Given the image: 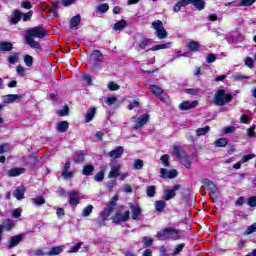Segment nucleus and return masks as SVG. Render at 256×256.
Listing matches in <instances>:
<instances>
[{
  "mask_svg": "<svg viewBox=\"0 0 256 256\" xmlns=\"http://www.w3.org/2000/svg\"><path fill=\"white\" fill-rule=\"evenodd\" d=\"M156 237L160 241H165V239H172V241H179V239H181V233H180V230L168 227V228H165L164 230L157 232Z\"/></svg>",
  "mask_w": 256,
  "mask_h": 256,
  "instance_id": "1",
  "label": "nucleus"
},
{
  "mask_svg": "<svg viewBox=\"0 0 256 256\" xmlns=\"http://www.w3.org/2000/svg\"><path fill=\"white\" fill-rule=\"evenodd\" d=\"M233 100V95L227 94L225 90H218L214 95V103L219 107H223L225 103H231Z\"/></svg>",
  "mask_w": 256,
  "mask_h": 256,
  "instance_id": "2",
  "label": "nucleus"
},
{
  "mask_svg": "<svg viewBox=\"0 0 256 256\" xmlns=\"http://www.w3.org/2000/svg\"><path fill=\"white\" fill-rule=\"evenodd\" d=\"M174 153L177 159H179L180 163H182L186 169H191V157H189L187 153L181 152L177 146L174 147Z\"/></svg>",
  "mask_w": 256,
  "mask_h": 256,
  "instance_id": "3",
  "label": "nucleus"
},
{
  "mask_svg": "<svg viewBox=\"0 0 256 256\" xmlns=\"http://www.w3.org/2000/svg\"><path fill=\"white\" fill-rule=\"evenodd\" d=\"M130 121L132 123L133 129H141V127L147 125V123L149 122V114L133 116Z\"/></svg>",
  "mask_w": 256,
  "mask_h": 256,
  "instance_id": "4",
  "label": "nucleus"
},
{
  "mask_svg": "<svg viewBox=\"0 0 256 256\" xmlns=\"http://www.w3.org/2000/svg\"><path fill=\"white\" fill-rule=\"evenodd\" d=\"M152 28L155 30V35L158 39H167V30L163 27V22L161 20H156L152 22Z\"/></svg>",
  "mask_w": 256,
  "mask_h": 256,
  "instance_id": "5",
  "label": "nucleus"
},
{
  "mask_svg": "<svg viewBox=\"0 0 256 256\" xmlns=\"http://www.w3.org/2000/svg\"><path fill=\"white\" fill-rule=\"evenodd\" d=\"M29 37H36L38 39H43L45 35H47V31L43 27H34L27 31V34Z\"/></svg>",
  "mask_w": 256,
  "mask_h": 256,
  "instance_id": "6",
  "label": "nucleus"
},
{
  "mask_svg": "<svg viewBox=\"0 0 256 256\" xmlns=\"http://www.w3.org/2000/svg\"><path fill=\"white\" fill-rule=\"evenodd\" d=\"M150 91H152L153 95L160 99V101H163V103L169 99L167 93H165V91H163L162 88L157 85H150Z\"/></svg>",
  "mask_w": 256,
  "mask_h": 256,
  "instance_id": "7",
  "label": "nucleus"
},
{
  "mask_svg": "<svg viewBox=\"0 0 256 256\" xmlns=\"http://www.w3.org/2000/svg\"><path fill=\"white\" fill-rule=\"evenodd\" d=\"M68 195L70 197L68 203H70L72 207H77L81 202V199H83V195L76 191H70L68 192Z\"/></svg>",
  "mask_w": 256,
  "mask_h": 256,
  "instance_id": "8",
  "label": "nucleus"
},
{
  "mask_svg": "<svg viewBox=\"0 0 256 256\" xmlns=\"http://www.w3.org/2000/svg\"><path fill=\"white\" fill-rule=\"evenodd\" d=\"M129 211H125L122 214L121 213H117L113 218L112 221L113 223H115L116 225H119V223H125V221H129Z\"/></svg>",
  "mask_w": 256,
  "mask_h": 256,
  "instance_id": "9",
  "label": "nucleus"
},
{
  "mask_svg": "<svg viewBox=\"0 0 256 256\" xmlns=\"http://www.w3.org/2000/svg\"><path fill=\"white\" fill-rule=\"evenodd\" d=\"M177 170H167L165 168L160 169V177L161 179H175L177 177Z\"/></svg>",
  "mask_w": 256,
  "mask_h": 256,
  "instance_id": "10",
  "label": "nucleus"
},
{
  "mask_svg": "<svg viewBox=\"0 0 256 256\" xmlns=\"http://www.w3.org/2000/svg\"><path fill=\"white\" fill-rule=\"evenodd\" d=\"M125 153V148L123 146H117L114 150H111L107 155L111 159H121Z\"/></svg>",
  "mask_w": 256,
  "mask_h": 256,
  "instance_id": "11",
  "label": "nucleus"
},
{
  "mask_svg": "<svg viewBox=\"0 0 256 256\" xmlns=\"http://www.w3.org/2000/svg\"><path fill=\"white\" fill-rule=\"evenodd\" d=\"M103 60V54L99 50H94L90 55V61L93 63V69H97L95 63H99Z\"/></svg>",
  "mask_w": 256,
  "mask_h": 256,
  "instance_id": "12",
  "label": "nucleus"
},
{
  "mask_svg": "<svg viewBox=\"0 0 256 256\" xmlns=\"http://www.w3.org/2000/svg\"><path fill=\"white\" fill-rule=\"evenodd\" d=\"M199 105V102L197 100H194L192 102L184 101L179 105L180 111H189L191 109H195Z\"/></svg>",
  "mask_w": 256,
  "mask_h": 256,
  "instance_id": "13",
  "label": "nucleus"
},
{
  "mask_svg": "<svg viewBox=\"0 0 256 256\" xmlns=\"http://www.w3.org/2000/svg\"><path fill=\"white\" fill-rule=\"evenodd\" d=\"M25 191H27L25 186H18L13 192V197H15V199H17L18 201H21V199H25Z\"/></svg>",
  "mask_w": 256,
  "mask_h": 256,
  "instance_id": "14",
  "label": "nucleus"
},
{
  "mask_svg": "<svg viewBox=\"0 0 256 256\" xmlns=\"http://www.w3.org/2000/svg\"><path fill=\"white\" fill-rule=\"evenodd\" d=\"M130 209L132 213V219L134 221H139V217H141V207H139L137 204H131Z\"/></svg>",
  "mask_w": 256,
  "mask_h": 256,
  "instance_id": "15",
  "label": "nucleus"
},
{
  "mask_svg": "<svg viewBox=\"0 0 256 256\" xmlns=\"http://www.w3.org/2000/svg\"><path fill=\"white\" fill-rule=\"evenodd\" d=\"M111 170L108 174L109 179H115L119 177V171H121V165L119 164H110Z\"/></svg>",
  "mask_w": 256,
  "mask_h": 256,
  "instance_id": "16",
  "label": "nucleus"
},
{
  "mask_svg": "<svg viewBox=\"0 0 256 256\" xmlns=\"http://www.w3.org/2000/svg\"><path fill=\"white\" fill-rule=\"evenodd\" d=\"M19 99H23L21 94H9L3 96V103H15V101H18Z\"/></svg>",
  "mask_w": 256,
  "mask_h": 256,
  "instance_id": "17",
  "label": "nucleus"
},
{
  "mask_svg": "<svg viewBox=\"0 0 256 256\" xmlns=\"http://www.w3.org/2000/svg\"><path fill=\"white\" fill-rule=\"evenodd\" d=\"M26 43L29 45L32 49H39L41 51L43 48L41 47V44L39 42L35 41L32 36L26 35Z\"/></svg>",
  "mask_w": 256,
  "mask_h": 256,
  "instance_id": "18",
  "label": "nucleus"
},
{
  "mask_svg": "<svg viewBox=\"0 0 256 256\" xmlns=\"http://www.w3.org/2000/svg\"><path fill=\"white\" fill-rule=\"evenodd\" d=\"M25 173V168H11L7 171V177H19Z\"/></svg>",
  "mask_w": 256,
  "mask_h": 256,
  "instance_id": "19",
  "label": "nucleus"
},
{
  "mask_svg": "<svg viewBox=\"0 0 256 256\" xmlns=\"http://www.w3.org/2000/svg\"><path fill=\"white\" fill-rule=\"evenodd\" d=\"M21 241H23V235H16L13 236L8 244L9 249H13V247H17L19 245V243H21Z\"/></svg>",
  "mask_w": 256,
  "mask_h": 256,
  "instance_id": "20",
  "label": "nucleus"
},
{
  "mask_svg": "<svg viewBox=\"0 0 256 256\" xmlns=\"http://www.w3.org/2000/svg\"><path fill=\"white\" fill-rule=\"evenodd\" d=\"M148 45H149V39L141 38L140 41L136 42L135 49L136 51H143V49H146Z\"/></svg>",
  "mask_w": 256,
  "mask_h": 256,
  "instance_id": "21",
  "label": "nucleus"
},
{
  "mask_svg": "<svg viewBox=\"0 0 256 256\" xmlns=\"http://www.w3.org/2000/svg\"><path fill=\"white\" fill-rule=\"evenodd\" d=\"M56 131L58 133H66V131H69V122L67 121L58 122L56 124Z\"/></svg>",
  "mask_w": 256,
  "mask_h": 256,
  "instance_id": "22",
  "label": "nucleus"
},
{
  "mask_svg": "<svg viewBox=\"0 0 256 256\" xmlns=\"http://www.w3.org/2000/svg\"><path fill=\"white\" fill-rule=\"evenodd\" d=\"M21 17H23V13L19 10H14L10 23L17 25L21 21Z\"/></svg>",
  "mask_w": 256,
  "mask_h": 256,
  "instance_id": "23",
  "label": "nucleus"
},
{
  "mask_svg": "<svg viewBox=\"0 0 256 256\" xmlns=\"http://www.w3.org/2000/svg\"><path fill=\"white\" fill-rule=\"evenodd\" d=\"M80 24H81V16L76 15L72 17V19L70 20V29H77V27H79Z\"/></svg>",
  "mask_w": 256,
  "mask_h": 256,
  "instance_id": "24",
  "label": "nucleus"
},
{
  "mask_svg": "<svg viewBox=\"0 0 256 256\" xmlns=\"http://www.w3.org/2000/svg\"><path fill=\"white\" fill-rule=\"evenodd\" d=\"M190 4L194 5L198 11L205 9V0H190Z\"/></svg>",
  "mask_w": 256,
  "mask_h": 256,
  "instance_id": "25",
  "label": "nucleus"
},
{
  "mask_svg": "<svg viewBox=\"0 0 256 256\" xmlns=\"http://www.w3.org/2000/svg\"><path fill=\"white\" fill-rule=\"evenodd\" d=\"M13 51V44L10 42H0V52Z\"/></svg>",
  "mask_w": 256,
  "mask_h": 256,
  "instance_id": "26",
  "label": "nucleus"
},
{
  "mask_svg": "<svg viewBox=\"0 0 256 256\" xmlns=\"http://www.w3.org/2000/svg\"><path fill=\"white\" fill-rule=\"evenodd\" d=\"M95 113H97L96 108L92 107V108L88 109V111L85 115L86 123L93 121V117H95Z\"/></svg>",
  "mask_w": 256,
  "mask_h": 256,
  "instance_id": "27",
  "label": "nucleus"
},
{
  "mask_svg": "<svg viewBox=\"0 0 256 256\" xmlns=\"http://www.w3.org/2000/svg\"><path fill=\"white\" fill-rule=\"evenodd\" d=\"M63 249H65V247L55 246L50 249V251L47 253V255H49V256L60 255V253H63Z\"/></svg>",
  "mask_w": 256,
  "mask_h": 256,
  "instance_id": "28",
  "label": "nucleus"
},
{
  "mask_svg": "<svg viewBox=\"0 0 256 256\" xmlns=\"http://www.w3.org/2000/svg\"><path fill=\"white\" fill-rule=\"evenodd\" d=\"M115 208L112 206L107 205V207L104 209V212L102 214V221H107V218L111 216Z\"/></svg>",
  "mask_w": 256,
  "mask_h": 256,
  "instance_id": "29",
  "label": "nucleus"
},
{
  "mask_svg": "<svg viewBox=\"0 0 256 256\" xmlns=\"http://www.w3.org/2000/svg\"><path fill=\"white\" fill-rule=\"evenodd\" d=\"M127 27V21L125 20H120L114 24V31H122V29H125Z\"/></svg>",
  "mask_w": 256,
  "mask_h": 256,
  "instance_id": "30",
  "label": "nucleus"
},
{
  "mask_svg": "<svg viewBox=\"0 0 256 256\" xmlns=\"http://www.w3.org/2000/svg\"><path fill=\"white\" fill-rule=\"evenodd\" d=\"M188 49H190V51H199V49L201 48V44H199V42L197 41H190L187 44Z\"/></svg>",
  "mask_w": 256,
  "mask_h": 256,
  "instance_id": "31",
  "label": "nucleus"
},
{
  "mask_svg": "<svg viewBox=\"0 0 256 256\" xmlns=\"http://www.w3.org/2000/svg\"><path fill=\"white\" fill-rule=\"evenodd\" d=\"M211 131V127L205 126L204 128H198L196 130L197 137H203V135H207V133Z\"/></svg>",
  "mask_w": 256,
  "mask_h": 256,
  "instance_id": "32",
  "label": "nucleus"
},
{
  "mask_svg": "<svg viewBox=\"0 0 256 256\" xmlns=\"http://www.w3.org/2000/svg\"><path fill=\"white\" fill-rule=\"evenodd\" d=\"M175 195H176L175 190H165L163 199H164V201H169L170 199H173V197H175Z\"/></svg>",
  "mask_w": 256,
  "mask_h": 256,
  "instance_id": "33",
  "label": "nucleus"
},
{
  "mask_svg": "<svg viewBox=\"0 0 256 256\" xmlns=\"http://www.w3.org/2000/svg\"><path fill=\"white\" fill-rule=\"evenodd\" d=\"M229 140L227 138H219L214 142L215 147H227Z\"/></svg>",
  "mask_w": 256,
  "mask_h": 256,
  "instance_id": "34",
  "label": "nucleus"
},
{
  "mask_svg": "<svg viewBox=\"0 0 256 256\" xmlns=\"http://www.w3.org/2000/svg\"><path fill=\"white\" fill-rule=\"evenodd\" d=\"M95 171V167L93 165H85L82 169L83 175L89 176Z\"/></svg>",
  "mask_w": 256,
  "mask_h": 256,
  "instance_id": "35",
  "label": "nucleus"
},
{
  "mask_svg": "<svg viewBox=\"0 0 256 256\" xmlns=\"http://www.w3.org/2000/svg\"><path fill=\"white\" fill-rule=\"evenodd\" d=\"M171 47V42H167L164 44H158L151 48V51H160L161 49H169Z\"/></svg>",
  "mask_w": 256,
  "mask_h": 256,
  "instance_id": "36",
  "label": "nucleus"
},
{
  "mask_svg": "<svg viewBox=\"0 0 256 256\" xmlns=\"http://www.w3.org/2000/svg\"><path fill=\"white\" fill-rule=\"evenodd\" d=\"M96 11H98V13H107L109 11V4L104 3V4H100L96 7Z\"/></svg>",
  "mask_w": 256,
  "mask_h": 256,
  "instance_id": "37",
  "label": "nucleus"
},
{
  "mask_svg": "<svg viewBox=\"0 0 256 256\" xmlns=\"http://www.w3.org/2000/svg\"><path fill=\"white\" fill-rule=\"evenodd\" d=\"M256 0H240L237 7H251Z\"/></svg>",
  "mask_w": 256,
  "mask_h": 256,
  "instance_id": "38",
  "label": "nucleus"
},
{
  "mask_svg": "<svg viewBox=\"0 0 256 256\" xmlns=\"http://www.w3.org/2000/svg\"><path fill=\"white\" fill-rule=\"evenodd\" d=\"M256 232V223H253L252 225L248 226L246 230L244 231V236L252 235V233Z\"/></svg>",
  "mask_w": 256,
  "mask_h": 256,
  "instance_id": "39",
  "label": "nucleus"
},
{
  "mask_svg": "<svg viewBox=\"0 0 256 256\" xmlns=\"http://www.w3.org/2000/svg\"><path fill=\"white\" fill-rule=\"evenodd\" d=\"M165 209V201L158 200L155 202V210L161 212Z\"/></svg>",
  "mask_w": 256,
  "mask_h": 256,
  "instance_id": "40",
  "label": "nucleus"
},
{
  "mask_svg": "<svg viewBox=\"0 0 256 256\" xmlns=\"http://www.w3.org/2000/svg\"><path fill=\"white\" fill-rule=\"evenodd\" d=\"M34 205H45V198L43 196H36L32 199Z\"/></svg>",
  "mask_w": 256,
  "mask_h": 256,
  "instance_id": "41",
  "label": "nucleus"
},
{
  "mask_svg": "<svg viewBox=\"0 0 256 256\" xmlns=\"http://www.w3.org/2000/svg\"><path fill=\"white\" fill-rule=\"evenodd\" d=\"M117 101H119V99L115 96L108 97V98L104 99V103H106V105H108V106L115 105L117 103Z\"/></svg>",
  "mask_w": 256,
  "mask_h": 256,
  "instance_id": "42",
  "label": "nucleus"
},
{
  "mask_svg": "<svg viewBox=\"0 0 256 256\" xmlns=\"http://www.w3.org/2000/svg\"><path fill=\"white\" fill-rule=\"evenodd\" d=\"M93 213V205H88L82 211V217H89Z\"/></svg>",
  "mask_w": 256,
  "mask_h": 256,
  "instance_id": "43",
  "label": "nucleus"
},
{
  "mask_svg": "<svg viewBox=\"0 0 256 256\" xmlns=\"http://www.w3.org/2000/svg\"><path fill=\"white\" fill-rule=\"evenodd\" d=\"M208 191L211 197H217V195H219V189L217 188V186H215V184H212Z\"/></svg>",
  "mask_w": 256,
  "mask_h": 256,
  "instance_id": "44",
  "label": "nucleus"
},
{
  "mask_svg": "<svg viewBox=\"0 0 256 256\" xmlns=\"http://www.w3.org/2000/svg\"><path fill=\"white\" fill-rule=\"evenodd\" d=\"M85 161V154L83 152L77 153L74 157V163H83Z\"/></svg>",
  "mask_w": 256,
  "mask_h": 256,
  "instance_id": "45",
  "label": "nucleus"
},
{
  "mask_svg": "<svg viewBox=\"0 0 256 256\" xmlns=\"http://www.w3.org/2000/svg\"><path fill=\"white\" fill-rule=\"evenodd\" d=\"M83 246V242H79L76 245L72 246L68 253H78L81 247Z\"/></svg>",
  "mask_w": 256,
  "mask_h": 256,
  "instance_id": "46",
  "label": "nucleus"
},
{
  "mask_svg": "<svg viewBox=\"0 0 256 256\" xmlns=\"http://www.w3.org/2000/svg\"><path fill=\"white\" fill-rule=\"evenodd\" d=\"M156 187L155 186H148L146 189V194L148 197H155L156 193Z\"/></svg>",
  "mask_w": 256,
  "mask_h": 256,
  "instance_id": "47",
  "label": "nucleus"
},
{
  "mask_svg": "<svg viewBox=\"0 0 256 256\" xmlns=\"http://www.w3.org/2000/svg\"><path fill=\"white\" fill-rule=\"evenodd\" d=\"M24 63L27 67H33V56L25 55L24 56Z\"/></svg>",
  "mask_w": 256,
  "mask_h": 256,
  "instance_id": "48",
  "label": "nucleus"
},
{
  "mask_svg": "<svg viewBox=\"0 0 256 256\" xmlns=\"http://www.w3.org/2000/svg\"><path fill=\"white\" fill-rule=\"evenodd\" d=\"M185 249V243L178 244L173 250V255H179Z\"/></svg>",
  "mask_w": 256,
  "mask_h": 256,
  "instance_id": "49",
  "label": "nucleus"
},
{
  "mask_svg": "<svg viewBox=\"0 0 256 256\" xmlns=\"http://www.w3.org/2000/svg\"><path fill=\"white\" fill-rule=\"evenodd\" d=\"M18 61H19V54L18 53H14L13 55H11L8 58V62H10L11 65H15Z\"/></svg>",
  "mask_w": 256,
  "mask_h": 256,
  "instance_id": "50",
  "label": "nucleus"
},
{
  "mask_svg": "<svg viewBox=\"0 0 256 256\" xmlns=\"http://www.w3.org/2000/svg\"><path fill=\"white\" fill-rule=\"evenodd\" d=\"M103 179H105V173H103V171H100L94 175V181H97L98 183H101Z\"/></svg>",
  "mask_w": 256,
  "mask_h": 256,
  "instance_id": "51",
  "label": "nucleus"
},
{
  "mask_svg": "<svg viewBox=\"0 0 256 256\" xmlns=\"http://www.w3.org/2000/svg\"><path fill=\"white\" fill-rule=\"evenodd\" d=\"M33 17V11H29V12H26V13H22V20L24 22L26 21H31V18Z\"/></svg>",
  "mask_w": 256,
  "mask_h": 256,
  "instance_id": "52",
  "label": "nucleus"
},
{
  "mask_svg": "<svg viewBox=\"0 0 256 256\" xmlns=\"http://www.w3.org/2000/svg\"><path fill=\"white\" fill-rule=\"evenodd\" d=\"M118 201H119V195H114L111 201L108 203V206L113 207L115 209Z\"/></svg>",
  "mask_w": 256,
  "mask_h": 256,
  "instance_id": "53",
  "label": "nucleus"
},
{
  "mask_svg": "<svg viewBox=\"0 0 256 256\" xmlns=\"http://www.w3.org/2000/svg\"><path fill=\"white\" fill-rule=\"evenodd\" d=\"M247 135L248 137L255 139V125H252L250 128L247 129Z\"/></svg>",
  "mask_w": 256,
  "mask_h": 256,
  "instance_id": "54",
  "label": "nucleus"
},
{
  "mask_svg": "<svg viewBox=\"0 0 256 256\" xmlns=\"http://www.w3.org/2000/svg\"><path fill=\"white\" fill-rule=\"evenodd\" d=\"M59 9V4H53L49 10V13L53 15V17H57V10Z\"/></svg>",
  "mask_w": 256,
  "mask_h": 256,
  "instance_id": "55",
  "label": "nucleus"
},
{
  "mask_svg": "<svg viewBox=\"0 0 256 256\" xmlns=\"http://www.w3.org/2000/svg\"><path fill=\"white\" fill-rule=\"evenodd\" d=\"M133 167H134V169H136V170L143 169V160H141V159L135 160Z\"/></svg>",
  "mask_w": 256,
  "mask_h": 256,
  "instance_id": "56",
  "label": "nucleus"
},
{
  "mask_svg": "<svg viewBox=\"0 0 256 256\" xmlns=\"http://www.w3.org/2000/svg\"><path fill=\"white\" fill-rule=\"evenodd\" d=\"M61 177H63V179H73V172L71 171H62L61 173Z\"/></svg>",
  "mask_w": 256,
  "mask_h": 256,
  "instance_id": "57",
  "label": "nucleus"
},
{
  "mask_svg": "<svg viewBox=\"0 0 256 256\" xmlns=\"http://www.w3.org/2000/svg\"><path fill=\"white\" fill-rule=\"evenodd\" d=\"M142 243H143V245H145V247H151V245H153V239H151L149 237H144L142 239Z\"/></svg>",
  "mask_w": 256,
  "mask_h": 256,
  "instance_id": "58",
  "label": "nucleus"
},
{
  "mask_svg": "<svg viewBox=\"0 0 256 256\" xmlns=\"http://www.w3.org/2000/svg\"><path fill=\"white\" fill-rule=\"evenodd\" d=\"M162 165L164 167H169V155L164 154L161 156Z\"/></svg>",
  "mask_w": 256,
  "mask_h": 256,
  "instance_id": "59",
  "label": "nucleus"
},
{
  "mask_svg": "<svg viewBox=\"0 0 256 256\" xmlns=\"http://www.w3.org/2000/svg\"><path fill=\"white\" fill-rule=\"evenodd\" d=\"M16 73L17 75H20V77H25V67L19 65L16 67Z\"/></svg>",
  "mask_w": 256,
  "mask_h": 256,
  "instance_id": "60",
  "label": "nucleus"
},
{
  "mask_svg": "<svg viewBox=\"0 0 256 256\" xmlns=\"http://www.w3.org/2000/svg\"><path fill=\"white\" fill-rule=\"evenodd\" d=\"M215 61H217V57L215 56V54L210 53L207 55V57H206L207 63H215Z\"/></svg>",
  "mask_w": 256,
  "mask_h": 256,
  "instance_id": "61",
  "label": "nucleus"
},
{
  "mask_svg": "<svg viewBox=\"0 0 256 256\" xmlns=\"http://www.w3.org/2000/svg\"><path fill=\"white\" fill-rule=\"evenodd\" d=\"M254 62H253V58H251V57H247L246 59H245V66L246 67H249V69H253V67H254Z\"/></svg>",
  "mask_w": 256,
  "mask_h": 256,
  "instance_id": "62",
  "label": "nucleus"
},
{
  "mask_svg": "<svg viewBox=\"0 0 256 256\" xmlns=\"http://www.w3.org/2000/svg\"><path fill=\"white\" fill-rule=\"evenodd\" d=\"M203 185L206 187V189L208 190L211 186L215 185V183H213V181L205 178L202 180Z\"/></svg>",
  "mask_w": 256,
  "mask_h": 256,
  "instance_id": "63",
  "label": "nucleus"
},
{
  "mask_svg": "<svg viewBox=\"0 0 256 256\" xmlns=\"http://www.w3.org/2000/svg\"><path fill=\"white\" fill-rule=\"evenodd\" d=\"M248 205L250 207H256V196H252L248 199Z\"/></svg>",
  "mask_w": 256,
  "mask_h": 256,
  "instance_id": "64",
  "label": "nucleus"
}]
</instances>
